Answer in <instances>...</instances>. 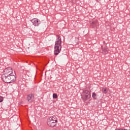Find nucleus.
I'll use <instances>...</instances> for the list:
<instances>
[{
    "label": "nucleus",
    "instance_id": "obj_13",
    "mask_svg": "<svg viewBox=\"0 0 130 130\" xmlns=\"http://www.w3.org/2000/svg\"><path fill=\"white\" fill-rule=\"evenodd\" d=\"M4 101V98L2 96H0V102H3Z\"/></svg>",
    "mask_w": 130,
    "mask_h": 130
},
{
    "label": "nucleus",
    "instance_id": "obj_10",
    "mask_svg": "<svg viewBox=\"0 0 130 130\" xmlns=\"http://www.w3.org/2000/svg\"><path fill=\"white\" fill-rule=\"evenodd\" d=\"M102 92L103 93H104V94H107L108 91L107 90V89L106 88H103L102 89Z\"/></svg>",
    "mask_w": 130,
    "mask_h": 130
},
{
    "label": "nucleus",
    "instance_id": "obj_9",
    "mask_svg": "<svg viewBox=\"0 0 130 130\" xmlns=\"http://www.w3.org/2000/svg\"><path fill=\"white\" fill-rule=\"evenodd\" d=\"M97 23H98V21L97 20H95L92 22L91 26L94 29H96L97 28Z\"/></svg>",
    "mask_w": 130,
    "mask_h": 130
},
{
    "label": "nucleus",
    "instance_id": "obj_11",
    "mask_svg": "<svg viewBox=\"0 0 130 130\" xmlns=\"http://www.w3.org/2000/svg\"><path fill=\"white\" fill-rule=\"evenodd\" d=\"M92 97L94 100H96L97 99V95H96V93L95 92H93L92 94Z\"/></svg>",
    "mask_w": 130,
    "mask_h": 130
},
{
    "label": "nucleus",
    "instance_id": "obj_5",
    "mask_svg": "<svg viewBox=\"0 0 130 130\" xmlns=\"http://www.w3.org/2000/svg\"><path fill=\"white\" fill-rule=\"evenodd\" d=\"M83 100H88L91 97V93L89 92L88 90H85L83 91Z\"/></svg>",
    "mask_w": 130,
    "mask_h": 130
},
{
    "label": "nucleus",
    "instance_id": "obj_6",
    "mask_svg": "<svg viewBox=\"0 0 130 130\" xmlns=\"http://www.w3.org/2000/svg\"><path fill=\"white\" fill-rule=\"evenodd\" d=\"M34 94L33 93H30L26 96V100H27V101L30 103L34 101Z\"/></svg>",
    "mask_w": 130,
    "mask_h": 130
},
{
    "label": "nucleus",
    "instance_id": "obj_12",
    "mask_svg": "<svg viewBox=\"0 0 130 130\" xmlns=\"http://www.w3.org/2000/svg\"><path fill=\"white\" fill-rule=\"evenodd\" d=\"M53 99H56V98H57V94L56 93H53Z\"/></svg>",
    "mask_w": 130,
    "mask_h": 130
},
{
    "label": "nucleus",
    "instance_id": "obj_4",
    "mask_svg": "<svg viewBox=\"0 0 130 130\" xmlns=\"http://www.w3.org/2000/svg\"><path fill=\"white\" fill-rule=\"evenodd\" d=\"M16 74L13 73V69L11 68H6L4 70L2 76H15Z\"/></svg>",
    "mask_w": 130,
    "mask_h": 130
},
{
    "label": "nucleus",
    "instance_id": "obj_14",
    "mask_svg": "<svg viewBox=\"0 0 130 130\" xmlns=\"http://www.w3.org/2000/svg\"><path fill=\"white\" fill-rule=\"evenodd\" d=\"M115 130H125L124 128H116Z\"/></svg>",
    "mask_w": 130,
    "mask_h": 130
},
{
    "label": "nucleus",
    "instance_id": "obj_15",
    "mask_svg": "<svg viewBox=\"0 0 130 130\" xmlns=\"http://www.w3.org/2000/svg\"><path fill=\"white\" fill-rule=\"evenodd\" d=\"M104 44L105 43V42H103Z\"/></svg>",
    "mask_w": 130,
    "mask_h": 130
},
{
    "label": "nucleus",
    "instance_id": "obj_7",
    "mask_svg": "<svg viewBox=\"0 0 130 130\" xmlns=\"http://www.w3.org/2000/svg\"><path fill=\"white\" fill-rule=\"evenodd\" d=\"M31 22L34 26H38L40 24V21L38 20V19L35 18L31 20Z\"/></svg>",
    "mask_w": 130,
    "mask_h": 130
},
{
    "label": "nucleus",
    "instance_id": "obj_2",
    "mask_svg": "<svg viewBox=\"0 0 130 130\" xmlns=\"http://www.w3.org/2000/svg\"><path fill=\"white\" fill-rule=\"evenodd\" d=\"M47 123L50 127H54L57 124V118L55 116L50 117L47 121Z\"/></svg>",
    "mask_w": 130,
    "mask_h": 130
},
{
    "label": "nucleus",
    "instance_id": "obj_1",
    "mask_svg": "<svg viewBox=\"0 0 130 130\" xmlns=\"http://www.w3.org/2000/svg\"><path fill=\"white\" fill-rule=\"evenodd\" d=\"M57 37L54 46V53L55 55H57L61 50V38L58 36Z\"/></svg>",
    "mask_w": 130,
    "mask_h": 130
},
{
    "label": "nucleus",
    "instance_id": "obj_3",
    "mask_svg": "<svg viewBox=\"0 0 130 130\" xmlns=\"http://www.w3.org/2000/svg\"><path fill=\"white\" fill-rule=\"evenodd\" d=\"M2 78L3 82L6 83H13L16 79L15 75H2Z\"/></svg>",
    "mask_w": 130,
    "mask_h": 130
},
{
    "label": "nucleus",
    "instance_id": "obj_8",
    "mask_svg": "<svg viewBox=\"0 0 130 130\" xmlns=\"http://www.w3.org/2000/svg\"><path fill=\"white\" fill-rule=\"evenodd\" d=\"M102 53L104 54H107V53H109V49L107 47L102 46Z\"/></svg>",
    "mask_w": 130,
    "mask_h": 130
}]
</instances>
